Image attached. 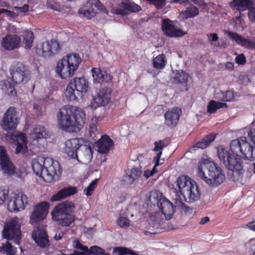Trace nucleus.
<instances>
[{
    "mask_svg": "<svg viewBox=\"0 0 255 255\" xmlns=\"http://www.w3.org/2000/svg\"><path fill=\"white\" fill-rule=\"evenodd\" d=\"M141 10V7L133 2L128 0L123 1L120 7L117 8L116 12L118 14L127 15L130 12H136Z\"/></svg>",
    "mask_w": 255,
    "mask_h": 255,
    "instance_id": "22",
    "label": "nucleus"
},
{
    "mask_svg": "<svg viewBox=\"0 0 255 255\" xmlns=\"http://www.w3.org/2000/svg\"><path fill=\"white\" fill-rule=\"evenodd\" d=\"M169 144V140L167 139L158 140L154 142L153 151L157 152L156 156L154 157L156 158V160L157 162H158V160L160 159L161 156L162 154L163 149L167 146Z\"/></svg>",
    "mask_w": 255,
    "mask_h": 255,
    "instance_id": "33",
    "label": "nucleus"
},
{
    "mask_svg": "<svg viewBox=\"0 0 255 255\" xmlns=\"http://www.w3.org/2000/svg\"><path fill=\"white\" fill-rule=\"evenodd\" d=\"M28 204L27 196L22 190L17 191L14 193L7 205V208L10 212H17L23 210Z\"/></svg>",
    "mask_w": 255,
    "mask_h": 255,
    "instance_id": "12",
    "label": "nucleus"
},
{
    "mask_svg": "<svg viewBox=\"0 0 255 255\" xmlns=\"http://www.w3.org/2000/svg\"><path fill=\"white\" fill-rule=\"evenodd\" d=\"M198 14L199 10L198 8L193 5L188 7L184 11V15L186 18L194 17Z\"/></svg>",
    "mask_w": 255,
    "mask_h": 255,
    "instance_id": "43",
    "label": "nucleus"
},
{
    "mask_svg": "<svg viewBox=\"0 0 255 255\" xmlns=\"http://www.w3.org/2000/svg\"><path fill=\"white\" fill-rule=\"evenodd\" d=\"M49 207L50 204L46 201L41 202L34 206L30 216V223L31 225H35L43 221L48 213Z\"/></svg>",
    "mask_w": 255,
    "mask_h": 255,
    "instance_id": "10",
    "label": "nucleus"
},
{
    "mask_svg": "<svg viewBox=\"0 0 255 255\" xmlns=\"http://www.w3.org/2000/svg\"><path fill=\"white\" fill-rule=\"evenodd\" d=\"M239 81L244 85H247L251 82L249 76L246 74L240 75L239 77Z\"/></svg>",
    "mask_w": 255,
    "mask_h": 255,
    "instance_id": "55",
    "label": "nucleus"
},
{
    "mask_svg": "<svg viewBox=\"0 0 255 255\" xmlns=\"http://www.w3.org/2000/svg\"><path fill=\"white\" fill-rule=\"evenodd\" d=\"M88 82L84 77L75 78L67 86L65 95L70 101H75L87 92Z\"/></svg>",
    "mask_w": 255,
    "mask_h": 255,
    "instance_id": "7",
    "label": "nucleus"
},
{
    "mask_svg": "<svg viewBox=\"0 0 255 255\" xmlns=\"http://www.w3.org/2000/svg\"><path fill=\"white\" fill-rule=\"evenodd\" d=\"M91 73L94 83H107L111 80L110 75L108 74L106 71H101L99 68H93L91 70Z\"/></svg>",
    "mask_w": 255,
    "mask_h": 255,
    "instance_id": "28",
    "label": "nucleus"
},
{
    "mask_svg": "<svg viewBox=\"0 0 255 255\" xmlns=\"http://www.w3.org/2000/svg\"><path fill=\"white\" fill-rule=\"evenodd\" d=\"M248 9L249 10L248 16L250 20L253 22H255V8H254L252 5L251 8Z\"/></svg>",
    "mask_w": 255,
    "mask_h": 255,
    "instance_id": "58",
    "label": "nucleus"
},
{
    "mask_svg": "<svg viewBox=\"0 0 255 255\" xmlns=\"http://www.w3.org/2000/svg\"><path fill=\"white\" fill-rule=\"evenodd\" d=\"M113 146L114 141L106 134L103 135L97 142V150L102 154H108Z\"/></svg>",
    "mask_w": 255,
    "mask_h": 255,
    "instance_id": "25",
    "label": "nucleus"
},
{
    "mask_svg": "<svg viewBox=\"0 0 255 255\" xmlns=\"http://www.w3.org/2000/svg\"><path fill=\"white\" fill-rule=\"evenodd\" d=\"M188 79V75L183 70L177 71L173 77L174 82L176 83H186Z\"/></svg>",
    "mask_w": 255,
    "mask_h": 255,
    "instance_id": "41",
    "label": "nucleus"
},
{
    "mask_svg": "<svg viewBox=\"0 0 255 255\" xmlns=\"http://www.w3.org/2000/svg\"><path fill=\"white\" fill-rule=\"evenodd\" d=\"M4 13L5 14V15L7 17H13V15L15 14V13L13 11L8 10L4 8H0V15Z\"/></svg>",
    "mask_w": 255,
    "mask_h": 255,
    "instance_id": "59",
    "label": "nucleus"
},
{
    "mask_svg": "<svg viewBox=\"0 0 255 255\" xmlns=\"http://www.w3.org/2000/svg\"><path fill=\"white\" fill-rule=\"evenodd\" d=\"M32 169L35 174L38 177L43 179L44 168L42 166V159L39 158L33 160L32 164Z\"/></svg>",
    "mask_w": 255,
    "mask_h": 255,
    "instance_id": "35",
    "label": "nucleus"
},
{
    "mask_svg": "<svg viewBox=\"0 0 255 255\" xmlns=\"http://www.w3.org/2000/svg\"><path fill=\"white\" fill-rule=\"evenodd\" d=\"M41 159L42 161V166H43L44 170L46 169V168H48L49 166L52 165L55 161L52 158L48 157L45 158H41Z\"/></svg>",
    "mask_w": 255,
    "mask_h": 255,
    "instance_id": "52",
    "label": "nucleus"
},
{
    "mask_svg": "<svg viewBox=\"0 0 255 255\" xmlns=\"http://www.w3.org/2000/svg\"><path fill=\"white\" fill-rule=\"evenodd\" d=\"M230 149L232 153L222 146L217 148L219 158L226 167L240 159L237 156L251 161L255 160V148L247 141L245 136L232 140L230 142Z\"/></svg>",
    "mask_w": 255,
    "mask_h": 255,
    "instance_id": "1",
    "label": "nucleus"
},
{
    "mask_svg": "<svg viewBox=\"0 0 255 255\" xmlns=\"http://www.w3.org/2000/svg\"><path fill=\"white\" fill-rule=\"evenodd\" d=\"M0 167L3 173L8 176H12L16 172L15 167L2 145L0 146Z\"/></svg>",
    "mask_w": 255,
    "mask_h": 255,
    "instance_id": "16",
    "label": "nucleus"
},
{
    "mask_svg": "<svg viewBox=\"0 0 255 255\" xmlns=\"http://www.w3.org/2000/svg\"><path fill=\"white\" fill-rule=\"evenodd\" d=\"M227 108H228V105L225 103L212 100L207 105V111L210 114H213L215 113L219 109Z\"/></svg>",
    "mask_w": 255,
    "mask_h": 255,
    "instance_id": "36",
    "label": "nucleus"
},
{
    "mask_svg": "<svg viewBox=\"0 0 255 255\" xmlns=\"http://www.w3.org/2000/svg\"><path fill=\"white\" fill-rule=\"evenodd\" d=\"M249 254L250 255H255V239L252 238L249 240Z\"/></svg>",
    "mask_w": 255,
    "mask_h": 255,
    "instance_id": "53",
    "label": "nucleus"
},
{
    "mask_svg": "<svg viewBox=\"0 0 255 255\" xmlns=\"http://www.w3.org/2000/svg\"><path fill=\"white\" fill-rule=\"evenodd\" d=\"M61 255H86L84 253H82L80 251H77L76 250H74L72 254H62Z\"/></svg>",
    "mask_w": 255,
    "mask_h": 255,
    "instance_id": "64",
    "label": "nucleus"
},
{
    "mask_svg": "<svg viewBox=\"0 0 255 255\" xmlns=\"http://www.w3.org/2000/svg\"><path fill=\"white\" fill-rule=\"evenodd\" d=\"M208 176H206L201 166L198 167V176L204 180L206 183L212 186H217L225 180V175L221 168L215 162H210L206 165Z\"/></svg>",
    "mask_w": 255,
    "mask_h": 255,
    "instance_id": "6",
    "label": "nucleus"
},
{
    "mask_svg": "<svg viewBox=\"0 0 255 255\" xmlns=\"http://www.w3.org/2000/svg\"><path fill=\"white\" fill-rule=\"evenodd\" d=\"M33 138L39 139L41 138H48L50 137L51 133L45 128H33Z\"/></svg>",
    "mask_w": 255,
    "mask_h": 255,
    "instance_id": "39",
    "label": "nucleus"
},
{
    "mask_svg": "<svg viewBox=\"0 0 255 255\" xmlns=\"http://www.w3.org/2000/svg\"><path fill=\"white\" fill-rule=\"evenodd\" d=\"M9 197V190L0 188V206L3 204Z\"/></svg>",
    "mask_w": 255,
    "mask_h": 255,
    "instance_id": "48",
    "label": "nucleus"
},
{
    "mask_svg": "<svg viewBox=\"0 0 255 255\" xmlns=\"http://www.w3.org/2000/svg\"><path fill=\"white\" fill-rule=\"evenodd\" d=\"M228 34L232 40L235 41L237 44L241 45L242 46L251 49H255V39L253 40L246 39L237 33L231 31H229Z\"/></svg>",
    "mask_w": 255,
    "mask_h": 255,
    "instance_id": "27",
    "label": "nucleus"
},
{
    "mask_svg": "<svg viewBox=\"0 0 255 255\" xmlns=\"http://www.w3.org/2000/svg\"><path fill=\"white\" fill-rule=\"evenodd\" d=\"M226 168L228 169L227 176L229 180L235 182L243 181L245 170L241 159Z\"/></svg>",
    "mask_w": 255,
    "mask_h": 255,
    "instance_id": "13",
    "label": "nucleus"
},
{
    "mask_svg": "<svg viewBox=\"0 0 255 255\" xmlns=\"http://www.w3.org/2000/svg\"><path fill=\"white\" fill-rule=\"evenodd\" d=\"M166 62V61L164 54H159L153 59V66L155 68L161 69L164 67Z\"/></svg>",
    "mask_w": 255,
    "mask_h": 255,
    "instance_id": "40",
    "label": "nucleus"
},
{
    "mask_svg": "<svg viewBox=\"0 0 255 255\" xmlns=\"http://www.w3.org/2000/svg\"><path fill=\"white\" fill-rule=\"evenodd\" d=\"M25 145L26 143H16L15 153L18 154L23 149V146Z\"/></svg>",
    "mask_w": 255,
    "mask_h": 255,
    "instance_id": "61",
    "label": "nucleus"
},
{
    "mask_svg": "<svg viewBox=\"0 0 255 255\" xmlns=\"http://www.w3.org/2000/svg\"><path fill=\"white\" fill-rule=\"evenodd\" d=\"M111 100V90L108 88H101L97 93V95L94 98L93 106H104L109 103Z\"/></svg>",
    "mask_w": 255,
    "mask_h": 255,
    "instance_id": "21",
    "label": "nucleus"
},
{
    "mask_svg": "<svg viewBox=\"0 0 255 255\" xmlns=\"http://www.w3.org/2000/svg\"><path fill=\"white\" fill-rule=\"evenodd\" d=\"M176 183L178 191H176L177 197L175 199V203L177 204L178 201L182 206L185 207L186 210L189 209V208L186 207L182 203V201L184 200L186 202H193L199 200L200 193L198 187L194 180L186 175L179 176L177 179ZM175 190L177 191V189H175Z\"/></svg>",
    "mask_w": 255,
    "mask_h": 255,
    "instance_id": "2",
    "label": "nucleus"
},
{
    "mask_svg": "<svg viewBox=\"0 0 255 255\" xmlns=\"http://www.w3.org/2000/svg\"><path fill=\"white\" fill-rule=\"evenodd\" d=\"M153 162L155 163V165L152 170H146L144 171V175L147 178L153 175L154 173L157 172L158 170L157 169V166L163 164V162H160V160H158V162L157 163V160H156V158L155 157L153 158Z\"/></svg>",
    "mask_w": 255,
    "mask_h": 255,
    "instance_id": "45",
    "label": "nucleus"
},
{
    "mask_svg": "<svg viewBox=\"0 0 255 255\" xmlns=\"http://www.w3.org/2000/svg\"><path fill=\"white\" fill-rule=\"evenodd\" d=\"M16 137V143H27V138L25 133L23 132H17L12 134Z\"/></svg>",
    "mask_w": 255,
    "mask_h": 255,
    "instance_id": "49",
    "label": "nucleus"
},
{
    "mask_svg": "<svg viewBox=\"0 0 255 255\" xmlns=\"http://www.w3.org/2000/svg\"><path fill=\"white\" fill-rule=\"evenodd\" d=\"M104 253V250L97 246H93L90 248L89 255H101Z\"/></svg>",
    "mask_w": 255,
    "mask_h": 255,
    "instance_id": "50",
    "label": "nucleus"
},
{
    "mask_svg": "<svg viewBox=\"0 0 255 255\" xmlns=\"http://www.w3.org/2000/svg\"><path fill=\"white\" fill-rule=\"evenodd\" d=\"M81 62V59L78 54L67 55L57 63L56 73L62 79L71 77L78 69Z\"/></svg>",
    "mask_w": 255,
    "mask_h": 255,
    "instance_id": "5",
    "label": "nucleus"
},
{
    "mask_svg": "<svg viewBox=\"0 0 255 255\" xmlns=\"http://www.w3.org/2000/svg\"><path fill=\"white\" fill-rule=\"evenodd\" d=\"M1 89L8 95H14L16 92L12 84L8 80H3L0 82Z\"/></svg>",
    "mask_w": 255,
    "mask_h": 255,
    "instance_id": "38",
    "label": "nucleus"
},
{
    "mask_svg": "<svg viewBox=\"0 0 255 255\" xmlns=\"http://www.w3.org/2000/svg\"><path fill=\"white\" fill-rule=\"evenodd\" d=\"M62 169L59 163L55 160L52 165L44 170L43 180L50 183L55 180V176H59L62 173Z\"/></svg>",
    "mask_w": 255,
    "mask_h": 255,
    "instance_id": "18",
    "label": "nucleus"
},
{
    "mask_svg": "<svg viewBox=\"0 0 255 255\" xmlns=\"http://www.w3.org/2000/svg\"><path fill=\"white\" fill-rule=\"evenodd\" d=\"M75 207L71 201H66L57 204L52 210L51 214L53 220L62 227H69L74 222Z\"/></svg>",
    "mask_w": 255,
    "mask_h": 255,
    "instance_id": "4",
    "label": "nucleus"
},
{
    "mask_svg": "<svg viewBox=\"0 0 255 255\" xmlns=\"http://www.w3.org/2000/svg\"><path fill=\"white\" fill-rule=\"evenodd\" d=\"M181 114V110L177 107H174L168 110L164 114L166 124L168 126H176L178 123Z\"/></svg>",
    "mask_w": 255,
    "mask_h": 255,
    "instance_id": "24",
    "label": "nucleus"
},
{
    "mask_svg": "<svg viewBox=\"0 0 255 255\" xmlns=\"http://www.w3.org/2000/svg\"><path fill=\"white\" fill-rule=\"evenodd\" d=\"M29 5L28 4H25L22 6H14V9L16 11L21 12V13H25L28 10Z\"/></svg>",
    "mask_w": 255,
    "mask_h": 255,
    "instance_id": "57",
    "label": "nucleus"
},
{
    "mask_svg": "<svg viewBox=\"0 0 255 255\" xmlns=\"http://www.w3.org/2000/svg\"><path fill=\"white\" fill-rule=\"evenodd\" d=\"M223 97L221 100L225 102L235 101V94L232 91H227L225 93H223Z\"/></svg>",
    "mask_w": 255,
    "mask_h": 255,
    "instance_id": "47",
    "label": "nucleus"
},
{
    "mask_svg": "<svg viewBox=\"0 0 255 255\" xmlns=\"http://www.w3.org/2000/svg\"><path fill=\"white\" fill-rule=\"evenodd\" d=\"M247 226L251 230H252V231L255 232V220L248 223V224L247 225Z\"/></svg>",
    "mask_w": 255,
    "mask_h": 255,
    "instance_id": "63",
    "label": "nucleus"
},
{
    "mask_svg": "<svg viewBox=\"0 0 255 255\" xmlns=\"http://www.w3.org/2000/svg\"><path fill=\"white\" fill-rule=\"evenodd\" d=\"M20 121L19 113L14 107H9L4 113L0 125L5 128H17Z\"/></svg>",
    "mask_w": 255,
    "mask_h": 255,
    "instance_id": "15",
    "label": "nucleus"
},
{
    "mask_svg": "<svg viewBox=\"0 0 255 255\" xmlns=\"http://www.w3.org/2000/svg\"><path fill=\"white\" fill-rule=\"evenodd\" d=\"M57 118L59 128H79L85 123V114L81 109L66 105L59 110Z\"/></svg>",
    "mask_w": 255,
    "mask_h": 255,
    "instance_id": "3",
    "label": "nucleus"
},
{
    "mask_svg": "<svg viewBox=\"0 0 255 255\" xmlns=\"http://www.w3.org/2000/svg\"><path fill=\"white\" fill-rule=\"evenodd\" d=\"M216 136V134L215 133L207 134L200 140L197 142L196 144L193 146V147L200 149L206 148L215 139Z\"/></svg>",
    "mask_w": 255,
    "mask_h": 255,
    "instance_id": "32",
    "label": "nucleus"
},
{
    "mask_svg": "<svg viewBox=\"0 0 255 255\" xmlns=\"http://www.w3.org/2000/svg\"><path fill=\"white\" fill-rule=\"evenodd\" d=\"M21 39L16 34H7L1 40V46L5 50L11 51L20 47Z\"/></svg>",
    "mask_w": 255,
    "mask_h": 255,
    "instance_id": "17",
    "label": "nucleus"
},
{
    "mask_svg": "<svg viewBox=\"0 0 255 255\" xmlns=\"http://www.w3.org/2000/svg\"><path fill=\"white\" fill-rule=\"evenodd\" d=\"M98 182V179H95L91 182L89 186L84 190V192L87 196L92 195L95 190Z\"/></svg>",
    "mask_w": 255,
    "mask_h": 255,
    "instance_id": "44",
    "label": "nucleus"
},
{
    "mask_svg": "<svg viewBox=\"0 0 255 255\" xmlns=\"http://www.w3.org/2000/svg\"><path fill=\"white\" fill-rule=\"evenodd\" d=\"M114 252L115 253H118L119 255H139L137 253L126 247H116L114 248Z\"/></svg>",
    "mask_w": 255,
    "mask_h": 255,
    "instance_id": "42",
    "label": "nucleus"
},
{
    "mask_svg": "<svg viewBox=\"0 0 255 255\" xmlns=\"http://www.w3.org/2000/svg\"><path fill=\"white\" fill-rule=\"evenodd\" d=\"M130 173L133 176V177L136 180L141 175V171L137 167L132 168L131 169Z\"/></svg>",
    "mask_w": 255,
    "mask_h": 255,
    "instance_id": "54",
    "label": "nucleus"
},
{
    "mask_svg": "<svg viewBox=\"0 0 255 255\" xmlns=\"http://www.w3.org/2000/svg\"><path fill=\"white\" fill-rule=\"evenodd\" d=\"M253 5L251 0H232L229 3L230 7L239 11H243L250 9Z\"/></svg>",
    "mask_w": 255,
    "mask_h": 255,
    "instance_id": "29",
    "label": "nucleus"
},
{
    "mask_svg": "<svg viewBox=\"0 0 255 255\" xmlns=\"http://www.w3.org/2000/svg\"><path fill=\"white\" fill-rule=\"evenodd\" d=\"M58 42L55 39L46 41L40 44L36 49L37 54L44 57H50L57 54L60 50Z\"/></svg>",
    "mask_w": 255,
    "mask_h": 255,
    "instance_id": "11",
    "label": "nucleus"
},
{
    "mask_svg": "<svg viewBox=\"0 0 255 255\" xmlns=\"http://www.w3.org/2000/svg\"><path fill=\"white\" fill-rule=\"evenodd\" d=\"M158 206L166 220L172 218L175 212V206L168 199L160 198L158 202Z\"/></svg>",
    "mask_w": 255,
    "mask_h": 255,
    "instance_id": "20",
    "label": "nucleus"
},
{
    "mask_svg": "<svg viewBox=\"0 0 255 255\" xmlns=\"http://www.w3.org/2000/svg\"><path fill=\"white\" fill-rule=\"evenodd\" d=\"M17 249L13 247L8 242L2 243L1 246L0 247V253L6 255H15Z\"/></svg>",
    "mask_w": 255,
    "mask_h": 255,
    "instance_id": "37",
    "label": "nucleus"
},
{
    "mask_svg": "<svg viewBox=\"0 0 255 255\" xmlns=\"http://www.w3.org/2000/svg\"><path fill=\"white\" fill-rule=\"evenodd\" d=\"M208 38L210 41L211 45L218 47L220 46V44L218 42L219 37L216 33H209L207 34Z\"/></svg>",
    "mask_w": 255,
    "mask_h": 255,
    "instance_id": "46",
    "label": "nucleus"
},
{
    "mask_svg": "<svg viewBox=\"0 0 255 255\" xmlns=\"http://www.w3.org/2000/svg\"><path fill=\"white\" fill-rule=\"evenodd\" d=\"M32 238L37 246L41 248H47L49 246V241L46 231L37 228L32 233Z\"/></svg>",
    "mask_w": 255,
    "mask_h": 255,
    "instance_id": "19",
    "label": "nucleus"
},
{
    "mask_svg": "<svg viewBox=\"0 0 255 255\" xmlns=\"http://www.w3.org/2000/svg\"><path fill=\"white\" fill-rule=\"evenodd\" d=\"M118 224L122 228H127L130 225V220L126 217H120L117 221Z\"/></svg>",
    "mask_w": 255,
    "mask_h": 255,
    "instance_id": "51",
    "label": "nucleus"
},
{
    "mask_svg": "<svg viewBox=\"0 0 255 255\" xmlns=\"http://www.w3.org/2000/svg\"><path fill=\"white\" fill-rule=\"evenodd\" d=\"M92 1L89 0L86 1L83 7L78 10V13L91 19L96 16V12L93 8Z\"/></svg>",
    "mask_w": 255,
    "mask_h": 255,
    "instance_id": "30",
    "label": "nucleus"
},
{
    "mask_svg": "<svg viewBox=\"0 0 255 255\" xmlns=\"http://www.w3.org/2000/svg\"><path fill=\"white\" fill-rule=\"evenodd\" d=\"M22 37L24 48L26 50H30L32 47L34 40L33 32L30 30H25L22 33Z\"/></svg>",
    "mask_w": 255,
    "mask_h": 255,
    "instance_id": "34",
    "label": "nucleus"
},
{
    "mask_svg": "<svg viewBox=\"0 0 255 255\" xmlns=\"http://www.w3.org/2000/svg\"><path fill=\"white\" fill-rule=\"evenodd\" d=\"M77 192V189L74 186L65 187L54 194L50 198L51 202L59 201L65 198L73 195Z\"/></svg>",
    "mask_w": 255,
    "mask_h": 255,
    "instance_id": "26",
    "label": "nucleus"
},
{
    "mask_svg": "<svg viewBox=\"0 0 255 255\" xmlns=\"http://www.w3.org/2000/svg\"><path fill=\"white\" fill-rule=\"evenodd\" d=\"M81 144L78 138H72L65 142V150L67 154L73 159H78L77 151Z\"/></svg>",
    "mask_w": 255,
    "mask_h": 255,
    "instance_id": "23",
    "label": "nucleus"
},
{
    "mask_svg": "<svg viewBox=\"0 0 255 255\" xmlns=\"http://www.w3.org/2000/svg\"><path fill=\"white\" fill-rule=\"evenodd\" d=\"M161 26L163 35L166 37L179 38L187 34L177 20H171L169 18L162 19Z\"/></svg>",
    "mask_w": 255,
    "mask_h": 255,
    "instance_id": "8",
    "label": "nucleus"
},
{
    "mask_svg": "<svg viewBox=\"0 0 255 255\" xmlns=\"http://www.w3.org/2000/svg\"><path fill=\"white\" fill-rule=\"evenodd\" d=\"M81 250L83 251L81 252L82 253H84L86 255H89L90 248H89L87 246L82 245Z\"/></svg>",
    "mask_w": 255,
    "mask_h": 255,
    "instance_id": "62",
    "label": "nucleus"
},
{
    "mask_svg": "<svg viewBox=\"0 0 255 255\" xmlns=\"http://www.w3.org/2000/svg\"><path fill=\"white\" fill-rule=\"evenodd\" d=\"M236 62L239 65H243L246 62L245 55L243 54H240L237 56L235 58Z\"/></svg>",
    "mask_w": 255,
    "mask_h": 255,
    "instance_id": "56",
    "label": "nucleus"
},
{
    "mask_svg": "<svg viewBox=\"0 0 255 255\" xmlns=\"http://www.w3.org/2000/svg\"><path fill=\"white\" fill-rule=\"evenodd\" d=\"M2 234L5 239L13 240L16 244H20L21 231L20 225L17 218L12 219L4 224Z\"/></svg>",
    "mask_w": 255,
    "mask_h": 255,
    "instance_id": "9",
    "label": "nucleus"
},
{
    "mask_svg": "<svg viewBox=\"0 0 255 255\" xmlns=\"http://www.w3.org/2000/svg\"><path fill=\"white\" fill-rule=\"evenodd\" d=\"M93 145L90 143H88V145L86 144H81L80 148H81L82 159L84 162L89 163L92 160L93 154Z\"/></svg>",
    "mask_w": 255,
    "mask_h": 255,
    "instance_id": "31",
    "label": "nucleus"
},
{
    "mask_svg": "<svg viewBox=\"0 0 255 255\" xmlns=\"http://www.w3.org/2000/svg\"><path fill=\"white\" fill-rule=\"evenodd\" d=\"M125 180L128 184H131L136 180V179L130 173L125 177Z\"/></svg>",
    "mask_w": 255,
    "mask_h": 255,
    "instance_id": "60",
    "label": "nucleus"
},
{
    "mask_svg": "<svg viewBox=\"0 0 255 255\" xmlns=\"http://www.w3.org/2000/svg\"><path fill=\"white\" fill-rule=\"evenodd\" d=\"M12 80L16 84L25 83L29 80V72L27 67L20 62L13 64L11 70Z\"/></svg>",
    "mask_w": 255,
    "mask_h": 255,
    "instance_id": "14",
    "label": "nucleus"
}]
</instances>
